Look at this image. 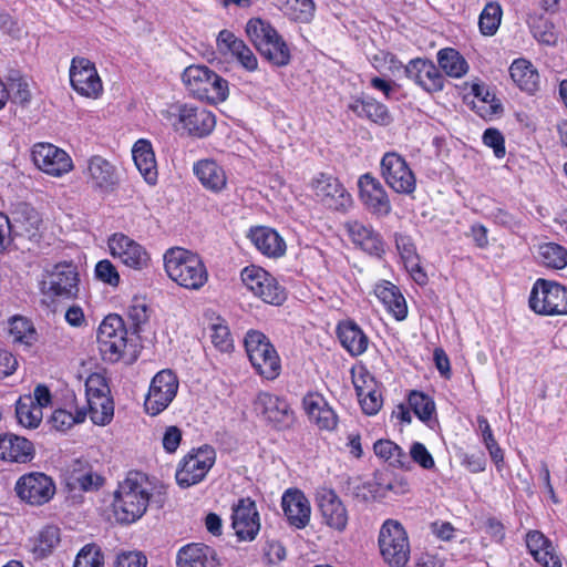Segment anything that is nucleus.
<instances>
[{
	"instance_id": "4be33fe9",
	"label": "nucleus",
	"mask_w": 567,
	"mask_h": 567,
	"mask_svg": "<svg viewBox=\"0 0 567 567\" xmlns=\"http://www.w3.org/2000/svg\"><path fill=\"white\" fill-rule=\"evenodd\" d=\"M255 410L278 429L288 427L293 421V413L287 401L268 392L257 395Z\"/></svg>"
},
{
	"instance_id": "7c9ffc66",
	"label": "nucleus",
	"mask_w": 567,
	"mask_h": 567,
	"mask_svg": "<svg viewBox=\"0 0 567 567\" xmlns=\"http://www.w3.org/2000/svg\"><path fill=\"white\" fill-rule=\"evenodd\" d=\"M249 238L255 247L265 256L281 257L286 252L284 238L272 228L259 226L252 228Z\"/></svg>"
},
{
	"instance_id": "39448f33",
	"label": "nucleus",
	"mask_w": 567,
	"mask_h": 567,
	"mask_svg": "<svg viewBox=\"0 0 567 567\" xmlns=\"http://www.w3.org/2000/svg\"><path fill=\"white\" fill-rule=\"evenodd\" d=\"M246 32L258 52L276 66L289 64L291 53L288 44L277 30L268 22L251 19L247 22Z\"/></svg>"
},
{
	"instance_id": "72a5a7b5",
	"label": "nucleus",
	"mask_w": 567,
	"mask_h": 567,
	"mask_svg": "<svg viewBox=\"0 0 567 567\" xmlns=\"http://www.w3.org/2000/svg\"><path fill=\"white\" fill-rule=\"evenodd\" d=\"M338 337L342 347L352 355H360L368 349V337L353 321L341 322L338 326Z\"/></svg>"
},
{
	"instance_id": "ddd939ff",
	"label": "nucleus",
	"mask_w": 567,
	"mask_h": 567,
	"mask_svg": "<svg viewBox=\"0 0 567 567\" xmlns=\"http://www.w3.org/2000/svg\"><path fill=\"white\" fill-rule=\"evenodd\" d=\"M14 491L23 502L40 506L48 503L54 496L55 484L47 474L32 472L22 475L17 481Z\"/></svg>"
},
{
	"instance_id": "c85d7f7f",
	"label": "nucleus",
	"mask_w": 567,
	"mask_h": 567,
	"mask_svg": "<svg viewBox=\"0 0 567 567\" xmlns=\"http://www.w3.org/2000/svg\"><path fill=\"white\" fill-rule=\"evenodd\" d=\"M303 406L310 421L320 430L332 431L336 429L338 416L321 395L310 394L305 396Z\"/></svg>"
},
{
	"instance_id": "f8f14e48",
	"label": "nucleus",
	"mask_w": 567,
	"mask_h": 567,
	"mask_svg": "<svg viewBox=\"0 0 567 567\" xmlns=\"http://www.w3.org/2000/svg\"><path fill=\"white\" fill-rule=\"evenodd\" d=\"M381 175L386 185L398 194L411 195L416 188V178L403 156L385 153L381 159Z\"/></svg>"
},
{
	"instance_id": "0eeeda50",
	"label": "nucleus",
	"mask_w": 567,
	"mask_h": 567,
	"mask_svg": "<svg viewBox=\"0 0 567 567\" xmlns=\"http://www.w3.org/2000/svg\"><path fill=\"white\" fill-rule=\"evenodd\" d=\"M379 547L384 561L391 567H404L410 559V543L404 527L393 519L383 523L379 533Z\"/></svg>"
},
{
	"instance_id": "393cba45",
	"label": "nucleus",
	"mask_w": 567,
	"mask_h": 567,
	"mask_svg": "<svg viewBox=\"0 0 567 567\" xmlns=\"http://www.w3.org/2000/svg\"><path fill=\"white\" fill-rule=\"evenodd\" d=\"M10 225L14 236L37 240L41 218L33 207L25 203H19L11 213Z\"/></svg>"
},
{
	"instance_id": "69168bd1",
	"label": "nucleus",
	"mask_w": 567,
	"mask_h": 567,
	"mask_svg": "<svg viewBox=\"0 0 567 567\" xmlns=\"http://www.w3.org/2000/svg\"><path fill=\"white\" fill-rule=\"evenodd\" d=\"M241 40L238 39L233 32L228 30H221L216 40L217 49L221 53H233V50L236 49L237 43H240Z\"/></svg>"
},
{
	"instance_id": "0e129e2a",
	"label": "nucleus",
	"mask_w": 567,
	"mask_h": 567,
	"mask_svg": "<svg viewBox=\"0 0 567 567\" xmlns=\"http://www.w3.org/2000/svg\"><path fill=\"white\" fill-rule=\"evenodd\" d=\"M146 557L138 551L122 553L116 558V567H145Z\"/></svg>"
},
{
	"instance_id": "a211bd4d",
	"label": "nucleus",
	"mask_w": 567,
	"mask_h": 567,
	"mask_svg": "<svg viewBox=\"0 0 567 567\" xmlns=\"http://www.w3.org/2000/svg\"><path fill=\"white\" fill-rule=\"evenodd\" d=\"M35 166L52 176H62L73 168L71 157L65 151L50 143H38L32 148Z\"/></svg>"
},
{
	"instance_id": "f704fd0d",
	"label": "nucleus",
	"mask_w": 567,
	"mask_h": 567,
	"mask_svg": "<svg viewBox=\"0 0 567 567\" xmlns=\"http://www.w3.org/2000/svg\"><path fill=\"white\" fill-rule=\"evenodd\" d=\"M375 296L398 320H403L408 315V307L404 297L399 289L390 281H382L374 288Z\"/></svg>"
},
{
	"instance_id": "8fccbe9b",
	"label": "nucleus",
	"mask_w": 567,
	"mask_h": 567,
	"mask_svg": "<svg viewBox=\"0 0 567 567\" xmlns=\"http://www.w3.org/2000/svg\"><path fill=\"white\" fill-rule=\"evenodd\" d=\"M60 543V530L56 526L44 527L37 538L34 551L47 556Z\"/></svg>"
},
{
	"instance_id": "6ab92c4d",
	"label": "nucleus",
	"mask_w": 567,
	"mask_h": 567,
	"mask_svg": "<svg viewBox=\"0 0 567 567\" xmlns=\"http://www.w3.org/2000/svg\"><path fill=\"white\" fill-rule=\"evenodd\" d=\"M231 527L239 540L251 542L260 530V517L256 503L240 498L233 506Z\"/></svg>"
},
{
	"instance_id": "20e7f679",
	"label": "nucleus",
	"mask_w": 567,
	"mask_h": 567,
	"mask_svg": "<svg viewBox=\"0 0 567 567\" xmlns=\"http://www.w3.org/2000/svg\"><path fill=\"white\" fill-rule=\"evenodd\" d=\"M182 80L193 97L212 104L224 102L229 95L228 82L206 65L187 66Z\"/></svg>"
},
{
	"instance_id": "de8ad7c7",
	"label": "nucleus",
	"mask_w": 567,
	"mask_h": 567,
	"mask_svg": "<svg viewBox=\"0 0 567 567\" xmlns=\"http://www.w3.org/2000/svg\"><path fill=\"white\" fill-rule=\"evenodd\" d=\"M8 452L12 456H8L7 461L27 463L32 460L34 449L33 444L25 437L12 434V440H10Z\"/></svg>"
},
{
	"instance_id": "37998d69",
	"label": "nucleus",
	"mask_w": 567,
	"mask_h": 567,
	"mask_svg": "<svg viewBox=\"0 0 567 567\" xmlns=\"http://www.w3.org/2000/svg\"><path fill=\"white\" fill-rule=\"evenodd\" d=\"M87 406L92 422L96 425L109 424L114 415V405L110 395L89 399Z\"/></svg>"
},
{
	"instance_id": "4c0bfd02",
	"label": "nucleus",
	"mask_w": 567,
	"mask_h": 567,
	"mask_svg": "<svg viewBox=\"0 0 567 567\" xmlns=\"http://www.w3.org/2000/svg\"><path fill=\"white\" fill-rule=\"evenodd\" d=\"M509 74L517 86L528 93H534L538 89L539 75L533 64L524 59L515 60L511 68Z\"/></svg>"
},
{
	"instance_id": "c9c22d12",
	"label": "nucleus",
	"mask_w": 567,
	"mask_h": 567,
	"mask_svg": "<svg viewBox=\"0 0 567 567\" xmlns=\"http://www.w3.org/2000/svg\"><path fill=\"white\" fill-rule=\"evenodd\" d=\"M354 386L361 404L362 411L368 415H374L382 406L381 392L375 389L373 378H355Z\"/></svg>"
},
{
	"instance_id": "c756f323",
	"label": "nucleus",
	"mask_w": 567,
	"mask_h": 567,
	"mask_svg": "<svg viewBox=\"0 0 567 567\" xmlns=\"http://www.w3.org/2000/svg\"><path fill=\"white\" fill-rule=\"evenodd\" d=\"M86 182L93 188L107 190L115 184L114 166L101 156H92L84 171Z\"/></svg>"
},
{
	"instance_id": "338daca9",
	"label": "nucleus",
	"mask_w": 567,
	"mask_h": 567,
	"mask_svg": "<svg viewBox=\"0 0 567 567\" xmlns=\"http://www.w3.org/2000/svg\"><path fill=\"white\" fill-rule=\"evenodd\" d=\"M11 89L14 91L13 100L20 104H24L30 101L31 94L27 81L20 76L10 78Z\"/></svg>"
},
{
	"instance_id": "2eb2a0df",
	"label": "nucleus",
	"mask_w": 567,
	"mask_h": 567,
	"mask_svg": "<svg viewBox=\"0 0 567 567\" xmlns=\"http://www.w3.org/2000/svg\"><path fill=\"white\" fill-rule=\"evenodd\" d=\"M44 293L52 297L69 300L79 292V274L71 264H58L48 274L43 281Z\"/></svg>"
},
{
	"instance_id": "e2e57ef3",
	"label": "nucleus",
	"mask_w": 567,
	"mask_h": 567,
	"mask_svg": "<svg viewBox=\"0 0 567 567\" xmlns=\"http://www.w3.org/2000/svg\"><path fill=\"white\" fill-rule=\"evenodd\" d=\"M526 545L533 557H537L539 551L545 550L551 543L538 530L529 532L526 536Z\"/></svg>"
},
{
	"instance_id": "5701e85b",
	"label": "nucleus",
	"mask_w": 567,
	"mask_h": 567,
	"mask_svg": "<svg viewBox=\"0 0 567 567\" xmlns=\"http://www.w3.org/2000/svg\"><path fill=\"white\" fill-rule=\"evenodd\" d=\"M405 75L429 93L444 89L445 78L430 60L413 59L404 68Z\"/></svg>"
},
{
	"instance_id": "c03bdc74",
	"label": "nucleus",
	"mask_w": 567,
	"mask_h": 567,
	"mask_svg": "<svg viewBox=\"0 0 567 567\" xmlns=\"http://www.w3.org/2000/svg\"><path fill=\"white\" fill-rule=\"evenodd\" d=\"M540 262L549 268L563 269L567 266V250L555 243H546L538 247Z\"/></svg>"
},
{
	"instance_id": "4d7b16f0",
	"label": "nucleus",
	"mask_w": 567,
	"mask_h": 567,
	"mask_svg": "<svg viewBox=\"0 0 567 567\" xmlns=\"http://www.w3.org/2000/svg\"><path fill=\"white\" fill-rule=\"evenodd\" d=\"M85 393L86 400L110 395V389L104 377L99 373L91 374L85 382Z\"/></svg>"
},
{
	"instance_id": "dca6fc26",
	"label": "nucleus",
	"mask_w": 567,
	"mask_h": 567,
	"mask_svg": "<svg viewBox=\"0 0 567 567\" xmlns=\"http://www.w3.org/2000/svg\"><path fill=\"white\" fill-rule=\"evenodd\" d=\"M107 246L111 255L128 268L142 270L150 264V255L146 249L122 233L112 235Z\"/></svg>"
},
{
	"instance_id": "e433bc0d",
	"label": "nucleus",
	"mask_w": 567,
	"mask_h": 567,
	"mask_svg": "<svg viewBox=\"0 0 567 567\" xmlns=\"http://www.w3.org/2000/svg\"><path fill=\"white\" fill-rule=\"evenodd\" d=\"M194 173L204 187L219 192L226 186L224 169L214 161L204 159L194 165Z\"/></svg>"
},
{
	"instance_id": "bb28decb",
	"label": "nucleus",
	"mask_w": 567,
	"mask_h": 567,
	"mask_svg": "<svg viewBox=\"0 0 567 567\" xmlns=\"http://www.w3.org/2000/svg\"><path fill=\"white\" fill-rule=\"evenodd\" d=\"M344 228L351 241L370 255H380L383 243L374 229L362 221L351 219L344 223Z\"/></svg>"
},
{
	"instance_id": "58836bf2",
	"label": "nucleus",
	"mask_w": 567,
	"mask_h": 567,
	"mask_svg": "<svg viewBox=\"0 0 567 567\" xmlns=\"http://www.w3.org/2000/svg\"><path fill=\"white\" fill-rule=\"evenodd\" d=\"M440 68L447 76L460 79L468 71L466 60L453 48H445L437 52Z\"/></svg>"
},
{
	"instance_id": "2f4dec72",
	"label": "nucleus",
	"mask_w": 567,
	"mask_h": 567,
	"mask_svg": "<svg viewBox=\"0 0 567 567\" xmlns=\"http://www.w3.org/2000/svg\"><path fill=\"white\" fill-rule=\"evenodd\" d=\"M349 109L359 117L367 118L379 125H389L392 116L388 107L371 96H362L354 99Z\"/></svg>"
},
{
	"instance_id": "680f3d73",
	"label": "nucleus",
	"mask_w": 567,
	"mask_h": 567,
	"mask_svg": "<svg viewBox=\"0 0 567 567\" xmlns=\"http://www.w3.org/2000/svg\"><path fill=\"white\" fill-rule=\"evenodd\" d=\"M483 142L486 146L492 147L497 157L505 155L504 137L499 131L487 128L483 134Z\"/></svg>"
},
{
	"instance_id": "4468645a",
	"label": "nucleus",
	"mask_w": 567,
	"mask_h": 567,
	"mask_svg": "<svg viewBox=\"0 0 567 567\" xmlns=\"http://www.w3.org/2000/svg\"><path fill=\"white\" fill-rule=\"evenodd\" d=\"M177 377L171 370L159 371L152 380L145 399V410L151 415L163 412L176 396Z\"/></svg>"
},
{
	"instance_id": "a19ab883",
	"label": "nucleus",
	"mask_w": 567,
	"mask_h": 567,
	"mask_svg": "<svg viewBox=\"0 0 567 567\" xmlns=\"http://www.w3.org/2000/svg\"><path fill=\"white\" fill-rule=\"evenodd\" d=\"M374 453L378 457L388 462L394 467H405L409 457L404 451L390 440H379L373 445Z\"/></svg>"
},
{
	"instance_id": "052dcab7",
	"label": "nucleus",
	"mask_w": 567,
	"mask_h": 567,
	"mask_svg": "<svg viewBox=\"0 0 567 567\" xmlns=\"http://www.w3.org/2000/svg\"><path fill=\"white\" fill-rule=\"evenodd\" d=\"M534 38L546 45H553L557 41V37L553 30V25L547 21H540L533 25Z\"/></svg>"
},
{
	"instance_id": "a18cd8bd",
	"label": "nucleus",
	"mask_w": 567,
	"mask_h": 567,
	"mask_svg": "<svg viewBox=\"0 0 567 567\" xmlns=\"http://www.w3.org/2000/svg\"><path fill=\"white\" fill-rule=\"evenodd\" d=\"M503 10L498 2H488L481 12L478 25L484 35H493L499 28Z\"/></svg>"
},
{
	"instance_id": "7ed1b4c3",
	"label": "nucleus",
	"mask_w": 567,
	"mask_h": 567,
	"mask_svg": "<svg viewBox=\"0 0 567 567\" xmlns=\"http://www.w3.org/2000/svg\"><path fill=\"white\" fill-rule=\"evenodd\" d=\"M162 116L176 132L199 138L208 136L216 125L213 112L189 103H173L162 111Z\"/></svg>"
},
{
	"instance_id": "f3484780",
	"label": "nucleus",
	"mask_w": 567,
	"mask_h": 567,
	"mask_svg": "<svg viewBox=\"0 0 567 567\" xmlns=\"http://www.w3.org/2000/svg\"><path fill=\"white\" fill-rule=\"evenodd\" d=\"M316 198L332 210H344L351 203V195L333 176L320 173L311 182Z\"/></svg>"
},
{
	"instance_id": "5fc2aeb1",
	"label": "nucleus",
	"mask_w": 567,
	"mask_h": 567,
	"mask_svg": "<svg viewBox=\"0 0 567 567\" xmlns=\"http://www.w3.org/2000/svg\"><path fill=\"white\" fill-rule=\"evenodd\" d=\"M210 339L215 348L221 352H228L233 349L229 328L224 323H214L212 326Z\"/></svg>"
},
{
	"instance_id": "ea45409f",
	"label": "nucleus",
	"mask_w": 567,
	"mask_h": 567,
	"mask_svg": "<svg viewBox=\"0 0 567 567\" xmlns=\"http://www.w3.org/2000/svg\"><path fill=\"white\" fill-rule=\"evenodd\" d=\"M16 416L22 426L35 429L41 423L43 413L39 404L34 403L32 396H23L17 401Z\"/></svg>"
},
{
	"instance_id": "b1692460",
	"label": "nucleus",
	"mask_w": 567,
	"mask_h": 567,
	"mask_svg": "<svg viewBox=\"0 0 567 567\" xmlns=\"http://www.w3.org/2000/svg\"><path fill=\"white\" fill-rule=\"evenodd\" d=\"M360 198L364 206L377 216H388L391 212L389 196L378 178L364 174L358 182Z\"/></svg>"
},
{
	"instance_id": "774afa93",
	"label": "nucleus",
	"mask_w": 567,
	"mask_h": 567,
	"mask_svg": "<svg viewBox=\"0 0 567 567\" xmlns=\"http://www.w3.org/2000/svg\"><path fill=\"white\" fill-rule=\"evenodd\" d=\"M534 559L543 567H561L560 559L556 555L553 544L545 550L539 551V555L534 557Z\"/></svg>"
},
{
	"instance_id": "cd10ccee",
	"label": "nucleus",
	"mask_w": 567,
	"mask_h": 567,
	"mask_svg": "<svg viewBox=\"0 0 567 567\" xmlns=\"http://www.w3.org/2000/svg\"><path fill=\"white\" fill-rule=\"evenodd\" d=\"M176 564L177 567H219L216 551L198 543L183 546L177 553Z\"/></svg>"
},
{
	"instance_id": "6e6d98bb",
	"label": "nucleus",
	"mask_w": 567,
	"mask_h": 567,
	"mask_svg": "<svg viewBox=\"0 0 567 567\" xmlns=\"http://www.w3.org/2000/svg\"><path fill=\"white\" fill-rule=\"evenodd\" d=\"M95 277L112 287L120 284V274L115 266L107 259L100 260L95 266Z\"/></svg>"
},
{
	"instance_id": "1a4fd4ad",
	"label": "nucleus",
	"mask_w": 567,
	"mask_h": 567,
	"mask_svg": "<svg viewBox=\"0 0 567 567\" xmlns=\"http://www.w3.org/2000/svg\"><path fill=\"white\" fill-rule=\"evenodd\" d=\"M240 278L244 286L266 303L279 306L287 298L285 288L279 285L275 277L260 267H245L241 270Z\"/></svg>"
},
{
	"instance_id": "864d4df0",
	"label": "nucleus",
	"mask_w": 567,
	"mask_h": 567,
	"mask_svg": "<svg viewBox=\"0 0 567 567\" xmlns=\"http://www.w3.org/2000/svg\"><path fill=\"white\" fill-rule=\"evenodd\" d=\"M127 317L135 332L148 321L150 311L147 305L140 299H134L127 308Z\"/></svg>"
},
{
	"instance_id": "9d476101",
	"label": "nucleus",
	"mask_w": 567,
	"mask_h": 567,
	"mask_svg": "<svg viewBox=\"0 0 567 567\" xmlns=\"http://www.w3.org/2000/svg\"><path fill=\"white\" fill-rule=\"evenodd\" d=\"M127 331L118 315H109L97 330L99 350L105 361H118L127 344Z\"/></svg>"
},
{
	"instance_id": "f257e3e1",
	"label": "nucleus",
	"mask_w": 567,
	"mask_h": 567,
	"mask_svg": "<svg viewBox=\"0 0 567 567\" xmlns=\"http://www.w3.org/2000/svg\"><path fill=\"white\" fill-rule=\"evenodd\" d=\"M152 483L141 472H130L114 492L113 514L117 523L132 524L146 513L152 496Z\"/></svg>"
},
{
	"instance_id": "6e6552de",
	"label": "nucleus",
	"mask_w": 567,
	"mask_h": 567,
	"mask_svg": "<svg viewBox=\"0 0 567 567\" xmlns=\"http://www.w3.org/2000/svg\"><path fill=\"white\" fill-rule=\"evenodd\" d=\"M529 306L539 315H567V288L554 281L538 279L532 289Z\"/></svg>"
},
{
	"instance_id": "473e14b6",
	"label": "nucleus",
	"mask_w": 567,
	"mask_h": 567,
	"mask_svg": "<svg viewBox=\"0 0 567 567\" xmlns=\"http://www.w3.org/2000/svg\"><path fill=\"white\" fill-rule=\"evenodd\" d=\"M132 155L141 175L150 185H154L157 181V165L152 144L146 140H138L132 148Z\"/></svg>"
},
{
	"instance_id": "a878e982",
	"label": "nucleus",
	"mask_w": 567,
	"mask_h": 567,
	"mask_svg": "<svg viewBox=\"0 0 567 567\" xmlns=\"http://www.w3.org/2000/svg\"><path fill=\"white\" fill-rule=\"evenodd\" d=\"M281 506L288 522L303 528L310 520L311 507L308 498L299 489H288L281 497Z\"/></svg>"
},
{
	"instance_id": "bf43d9fd",
	"label": "nucleus",
	"mask_w": 567,
	"mask_h": 567,
	"mask_svg": "<svg viewBox=\"0 0 567 567\" xmlns=\"http://www.w3.org/2000/svg\"><path fill=\"white\" fill-rule=\"evenodd\" d=\"M411 458L425 470L434 467V460L424 444L415 442L410 449Z\"/></svg>"
},
{
	"instance_id": "79ce46f5",
	"label": "nucleus",
	"mask_w": 567,
	"mask_h": 567,
	"mask_svg": "<svg viewBox=\"0 0 567 567\" xmlns=\"http://www.w3.org/2000/svg\"><path fill=\"white\" fill-rule=\"evenodd\" d=\"M280 10L291 20L306 23L313 18L316 6L312 0H280Z\"/></svg>"
},
{
	"instance_id": "f03ea898",
	"label": "nucleus",
	"mask_w": 567,
	"mask_h": 567,
	"mask_svg": "<svg viewBox=\"0 0 567 567\" xmlns=\"http://www.w3.org/2000/svg\"><path fill=\"white\" fill-rule=\"evenodd\" d=\"M164 267L167 276L186 289L199 290L208 280V272L200 257L185 248H169L164 254Z\"/></svg>"
},
{
	"instance_id": "3c124183",
	"label": "nucleus",
	"mask_w": 567,
	"mask_h": 567,
	"mask_svg": "<svg viewBox=\"0 0 567 567\" xmlns=\"http://www.w3.org/2000/svg\"><path fill=\"white\" fill-rule=\"evenodd\" d=\"M86 412L83 410H78L75 414L71 412L59 409L55 410L51 416V422L54 429L58 431H66L71 429L74 424L82 423L85 420Z\"/></svg>"
},
{
	"instance_id": "13d9d810",
	"label": "nucleus",
	"mask_w": 567,
	"mask_h": 567,
	"mask_svg": "<svg viewBox=\"0 0 567 567\" xmlns=\"http://www.w3.org/2000/svg\"><path fill=\"white\" fill-rule=\"evenodd\" d=\"M231 55L241 64L244 69L249 72L256 71L258 68V60L254 52L241 40L237 43L236 49L233 50Z\"/></svg>"
},
{
	"instance_id": "423d86ee",
	"label": "nucleus",
	"mask_w": 567,
	"mask_h": 567,
	"mask_svg": "<svg viewBox=\"0 0 567 567\" xmlns=\"http://www.w3.org/2000/svg\"><path fill=\"white\" fill-rule=\"evenodd\" d=\"M245 348L255 370L267 380H275L281 371L279 355L269 339L260 331L250 330L245 337Z\"/></svg>"
},
{
	"instance_id": "9b49d317",
	"label": "nucleus",
	"mask_w": 567,
	"mask_h": 567,
	"mask_svg": "<svg viewBox=\"0 0 567 567\" xmlns=\"http://www.w3.org/2000/svg\"><path fill=\"white\" fill-rule=\"evenodd\" d=\"M215 460V450L207 445L189 452L181 461L176 471L177 484L186 488L202 482L214 465Z\"/></svg>"
},
{
	"instance_id": "412c9836",
	"label": "nucleus",
	"mask_w": 567,
	"mask_h": 567,
	"mask_svg": "<svg viewBox=\"0 0 567 567\" xmlns=\"http://www.w3.org/2000/svg\"><path fill=\"white\" fill-rule=\"evenodd\" d=\"M317 504L323 524L339 533L346 530L349 522L348 509L334 491L320 488L317 492Z\"/></svg>"
},
{
	"instance_id": "aec40b11",
	"label": "nucleus",
	"mask_w": 567,
	"mask_h": 567,
	"mask_svg": "<svg viewBox=\"0 0 567 567\" xmlns=\"http://www.w3.org/2000/svg\"><path fill=\"white\" fill-rule=\"evenodd\" d=\"M70 81L72 87L86 97H97L103 90L94 64L85 58H74L72 60Z\"/></svg>"
},
{
	"instance_id": "603ef678",
	"label": "nucleus",
	"mask_w": 567,
	"mask_h": 567,
	"mask_svg": "<svg viewBox=\"0 0 567 567\" xmlns=\"http://www.w3.org/2000/svg\"><path fill=\"white\" fill-rule=\"evenodd\" d=\"M103 555L95 544L85 545L76 555L73 567H103Z\"/></svg>"
},
{
	"instance_id": "09e8293b",
	"label": "nucleus",
	"mask_w": 567,
	"mask_h": 567,
	"mask_svg": "<svg viewBox=\"0 0 567 567\" xmlns=\"http://www.w3.org/2000/svg\"><path fill=\"white\" fill-rule=\"evenodd\" d=\"M409 406L413 410L414 414L422 421L431 419L435 405L434 402L425 394L413 391L409 395Z\"/></svg>"
},
{
	"instance_id": "49530a36",
	"label": "nucleus",
	"mask_w": 567,
	"mask_h": 567,
	"mask_svg": "<svg viewBox=\"0 0 567 567\" xmlns=\"http://www.w3.org/2000/svg\"><path fill=\"white\" fill-rule=\"evenodd\" d=\"M9 332L14 342L25 346H31L37 340V331L33 324L24 317H13L10 321Z\"/></svg>"
}]
</instances>
